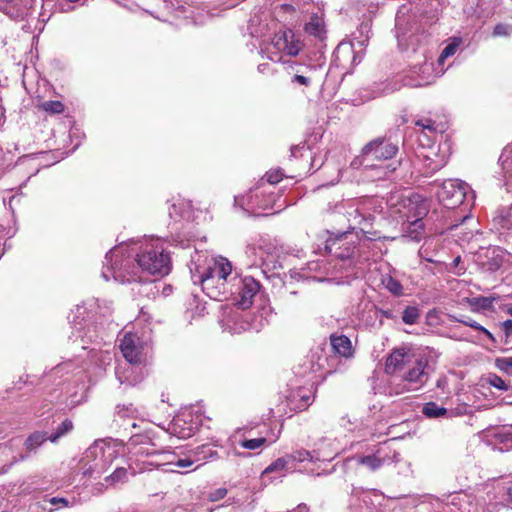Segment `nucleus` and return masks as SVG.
<instances>
[{"label": "nucleus", "mask_w": 512, "mask_h": 512, "mask_svg": "<svg viewBox=\"0 0 512 512\" xmlns=\"http://www.w3.org/2000/svg\"><path fill=\"white\" fill-rule=\"evenodd\" d=\"M121 249L115 247L106 253L102 277L108 281L110 275L120 283H144L151 285L147 275L163 277L171 271V258L159 243L146 244L133 260L130 256L118 259Z\"/></svg>", "instance_id": "f257e3e1"}, {"label": "nucleus", "mask_w": 512, "mask_h": 512, "mask_svg": "<svg viewBox=\"0 0 512 512\" xmlns=\"http://www.w3.org/2000/svg\"><path fill=\"white\" fill-rule=\"evenodd\" d=\"M191 279L211 299L223 300L234 294L232 264L224 257L209 258L195 252L189 264Z\"/></svg>", "instance_id": "f03ea898"}, {"label": "nucleus", "mask_w": 512, "mask_h": 512, "mask_svg": "<svg viewBox=\"0 0 512 512\" xmlns=\"http://www.w3.org/2000/svg\"><path fill=\"white\" fill-rule=\"evenodd\" d=\"M399 151V140L391 136L377 137L368 142L361 150V154L352 162L362 167H371L374 162H385L393 159Z\"/></svg>", "instance_id": "7ed1b4c3"}, {"label": "nucleus", "mask_w": 512, "mask_h": 512, "mask_svg": "<svg viewBox=\"0 0 512 512\" xmlns=\"http://www.w3.org/2000/svg\"><path fill=\"white\" fill-rule=\"evenodd\" d=\"M432 372L433 369L429 365L428 357L423 354H418L401 375V382L394 385L392 390L396 394L418 391L427 383Z\"/></svg>", "instance_id": "20e7f679"}, {"label": "nucleus", "mask_w": 512, "mask_h": 512, "mask_svg": "<svg viewBox=\"0 0 512 512\" xmlns=\"http://www.w3.org/2000/svg\"><path fill=\"white\" fill-rule=\"evenodd\" d=\"M138 342V337L131 333L126 334L121 340L120 349L128 364L126 367H119L116 370L120 384L133 386L137 383V379H131L130 374L133 372V366L141 362V348Z\"/></svg>", "instance_id": "39448f33"}, {"label": "nucleus", "mask_w": 512, "mask_h": 512, "mask_svg": "<svg viewBox=\"0 0 512 512\" xmlns=\"http://www.w3.org/2000/svg\"><path fill=\"white\" fill-rule=\"evenodd\" d=\"M426 19V17H422L419 22L411 24L409 20L398 16L396 18V36L399 45L405 47V49L411 48L413 51H416L417 47L426 38L424 35V26L427 24Z\"/></svg>", "instance_id": "423d86ee"}, {"label": "nucleus", "mask_w": 512, "mask_h": 512, "mask_svg": "<svg viewBox=\"0 0 512 512\" xmlns=\"http://www.w3.org/2000/svg\"><path fill=\"white\" fill-rule=\"evenodd\" d=\"M114 451L105 447L102 440H96L84 453L81 461L87 466L85 473L101 475L109 467Z\"/></svg>", "instance_id": "0eeeda50"}, {"label": "nucleus", "mask_w": 512, "mask_h": 512, "mask_svg": "<svg viewBox=\"0 0 512 512\" xmlns=\"http://www.w3.org/2000/svg\"><path fill=\"white\" fill-rule=\"evenodd\" d=\"M469 186L460 180H446L438 188L436 196L439 202L448 209H454L467 200Z\"/></svg>", "instance_id": "6e6552de"}, {"label": "nucleus", "mask_w": 512, "mask_h": 512, "mask_svg": "<svg viewBox=\"0 0 512 512\" xmlns=\"http://www.w3.org/2000/svg\"><path fill=\"white\" fill-rule=\"evenodd\" d=\"M231 284L234 290L235 305L242 310L250 308L253 304V299L260 290V283L253 277L247 276L239 278L234 276Z\"/></svg>", "instance_id": "1a4fd4ad"}, {"label": "nucleus", "mask_w": 512, "mask_h": 512, "mask_svg": "<svg viewBox=\"0 0 512 512\" xmlns=\"http://www.w3.org/2000/svg\"><path fill=\"white\" fill-rule=\"evenodd\" d=\"M511 255L500 247L487 248L478 253L477 264L483 271L496 272L510 261Z\"/></svg>", "instance_id": "9d476101"}, {"label": "nucleus", "mask_w": 512, "mask_h": 512, "mask_svg": "<svg viewBox=\"0 0 512 512\" xmlns=\"http://www.w3.org/2000/svg\"><path fill=\"white\" fill-rule=\"evenodd\" d=\"M417 356L418 354L413 353L410 349L396 348L386 359L385 372L390 375L403 374Z\"/></svg>", "instance_id": "9b49d317"}, {"label": "nucleus", "mask_w": 512, "mask_h": 512, "mask_svg": "<svg viewBox=\"0 0 512 512\" xmlns=\"http://www.w3.org/2000/svg\"><path fill=\"white\" fill-rule=\"evenodd\" d=\"M135 456L145 460L151 466L162 467L167 465H173L176 455L168 450H158L154 446H141L140 449L135 451Z\"/></svg>", "instance_id": "f8f14e48"}, {"label": "nucleus", "mask_w": 512, "mask_h": 512, "mask_svg": "<svg viewBox=\"0 0 512 512\" xmlns=\"http://www.w3.org/2000/svg\"><path fill=\"white\" fill-rule=\"evenodd\" d=\"M433 67L431 63L424 62L421 65L414 66L402 81L404 86L424 87L432 83Z\"/></svg>", "instance_id": "ddd939ff"}, {"label": "nucleus", "mask_w": 512, "mask_h": 512, "mask_svg": "<svg viewBox=\"0 0 512 512\" xmlns=\"http://www.w3.org/2000/svg\"><path fill=\"white\" fill-rule=\"evenodd\" d=\"M34 0H0V11L15 21L24 20L33 6Z\"/></svg>", "instance_id": "4468645a"}, {"label": "nucleus", "mask_w": 512, "mask_h": 512, "mask_svg": "<svg viewBox=\"0 0 512 512\" xmlns=\"http://www.w3.org/2000/svg\"><path fill=\"white\" fill-rule=\"evenodd\" d=\"M274 46L289 56H297L303 47L299 36L291 29H287L281 34L276 35Z\"/></svg>", "instance_id": "2eb2a0df"}, {"label": "nucleus", "mask_w": 512, "mask_h": 512, "mask_svg": "<svg viewBox=\"0 0 512 512\" xmlns=\"http://www.w3.org/2000/svg\"><path fill=\"white\" fill-rule=\"evenodd\" d=\"M325 251L336 258L347 259L353 254L354 248L347 242L342 234L336 238H329L325 244Z\"/></svg>", "instance_id": "dca6fc26"}, {"label": "nucleus", "mask_w": 512, "mask_h": 512, "mask_svg": "<svg viewBox=\"0 0 512 512\" xmlns=\"http://www.w3.org/2000/svg\"><path fill=\"white\" fill-rule=\"evenodd\" d=\"M188 418H192L190 414H182L177 416L170 424L171 434L180 439H188L194 435L198 426L196 423H188Z\"/></svg>", "instance_id": "f3484780"}, {"label": "nucleus", "mask_w": 512, "mask_h": 512, "mask_svg": "<svg viewBox=\"0 0 512 512\" xmlns=\"http://www.w3.org/2000/svg\"><path fill=\"white\" fill-rule=\"evenodd\" d=\"M325 64V58L323 55H318L315 58V61L312 63L309 62H301V61H291L288 62L287 68L293 74H302V75H315L318 70H321Z\"/></svg>", "instance_id": "a211bd4d"}, {"label": "nucleus", "mask_w": 512, "mask_h": 512, "mask_svg": "<svg viewBox=\"0 0 512 512\" xmlns=\"http://www.w3.org/2000/svg\"><path fill=\"white\" fill-rule=\"evenodd\" d=\"M408 208L407 219H421L428 214L429 204L426 199L416 194L408 198V204L405 205Z\"/></svg>", "instance_id": "6ab92c4d"}, {"label": "nucleus", "mask_w": 512, "mask_h": 512, "mask_svg": "<svg viewBox=\"0 0 512 512\" xmlns=\"http://www.w3.org/2000/svg\"><path fill=\"white\" fill-rule=\"evenodd\" d=\"M403 237L419 242L424 235V224L421 219H407L402 225Z\"/></svg>", "instance_id": "aec40b11"}, {"label": "nucleus", "mask_w": 512, "mask_h": 512, "mask_svg": "<svg viewBox=\"0 0 512 512\" xmlns=\"http://www.w3.org/2000/svg\"><path fill=\"white\" fill-rule=\"evenodd\" d=\"M331 346L333 351L345 358H349L353 355V348L351 340L345 335H334L330 336Z\"/></svg>", "instance_id": "412c9836"}, {"label": "nucleus", "mask_w": 512, "mask_h": 512, "mask_svg": "<svg viewBox=\"0 0 512 512\" xmlns=\"http://www.w3.org/2000/svg\"><path fill=\"white\" fill-rule=\"evenodd\" d=\"M366 177L371 180H381L387 178L396 169L392 164H384L383 162H374L371 167H363Z\"/></svg>", "instance_id": "4be33fe9"}, {"label": "nucleus", "mask_w": 512, "mask_h": 512, "mask_svg": "<svg viewBox=\"0 0 512 512\" xmlns=\"http://www.w3.org/2000/svg\"><path fill=\"white\" fill-rule=\"evenodd\" d=\"M139 410L133 404H119L115 409V419L114 422L117 423L118 426H122L123 423H119V421H125L126 419L134 420L138 417Z\"/></svg>", "instance_id": "5701e85b"}, {"label": "nucleus", "mask_w": 512, "mask_h": 512, "mask_svg": "<svg viewBox=\"0 0 512 512\" xmlns=\"http://www.w3.org/2000/svg\"><path fill=\"white\" fill-rule=\"evenodd\" d=\"M46 440H49V436L46 432L36 431L28 436L24 445L27 450V453L35 451L38 447H40ZM29 456V454L21 455L20 460H24Z\"/></svg>", "instance_id": "b1692460"}, {"label": "nucleus", "mask_w": 512, "mask_h": 512, "mask_svg": "<svg viewBox=\"0 0 512 512\" xmlns=\"http://www.w3.org/2000/svg\"><path fill=\"white\" fill-rule=\"evenodd\" d=\"M498 299V296H477L468 298L467 301L469 305L473 307V310L480 311L492 310L494 302Z\"/></svg>", "instance_id": "393cba45"}, {"label": "nucleus", "mask_w": 512, "mask_h": 512, "mask_svg": "<svg viewBox=\"0 0 512 512\" xmlns=\"http://www.w3.org/2000/svg\"><path fill=\"white\" fill-rule=\"evenodd\" d=\"M369 32L370 25L368 23H362L357 30L359 35H356V33L354 34V38L351 43L352 48L358 47L360 49H364L369 42Z\"/></svg>", "instance_id": "a878e982"}, {"label": "nucleus", "mask_w": 512, "mask_h": 512, "mask_svg": "<svg viewBox=\"0 0 512 512\" xmlns=\"http://www.w3.org/2000/svg\"><path fill=\"white\" fill-rule=\"evenodd\" d=\"M422 414L427 418H440L448 414V410L435 402L425 403L422 407Z\"/></svg>", "instance_id": "bb28decb"}, {"label": "nucleus", "mask_w": 512, "mask_h": 512, "mask_svg": "<svg viewBox=\"0 0 512 512\" xmlns=\"http://www.w3.org/2000/svg\"><path fill=\"white\" fill-rule=\"evenodd\" d=\"M494 222L503 229L512 230V205L499 210Z\"/></svg>", "instance_id": "cd10ccee"}, {"label": "nucleus", "mask_w": 512, "mask_h": 512, "mask_svg": "<svg viewBox=\"0 0 512 512\" xmlns=\"http://www.w3.org/2000/svg\"><path fill=\"white\" fill-rule=\"evenodd\" d=\"M359 464L366 466L370 471H376L384 465L385 458L378 454L367 455L359 458Z\"/></svg>", "instance_id": "c85d7f7f"}, {"label": "nucleus", "mask_w": 512, "mask_h": 512, "mask_svg": "<svg viewBox=\"0 0 512 512\" xmlns=\"http://www.w3.org/2000/svg\"><path fill=\"white\" fill-rule=\"evenodd\" d=\"M312 403V396L310 394H303L298 392L293 395V399L291 400V409L302 411L305 410Z\"/></svg>", "instance_id": "c756f323"}, {"label": "nucleus", "mask_w": 512, "mask_h": 512, "mask_svg": "<svg viewBox=\"0 0 512 512\" xmlns=\"http://www.w3.org/2000/svg\"><path fill=\"white\" fill-rule=\"evenodd\" d=\"M456 321H458L459 323H462L464 324L465 326H468V327H471L477 331H480L482 332L483 334H485L493 343L496 342L495 340V337L493 336V334L487 330L485 327H483L482 325H480L478 322L474 321L473 319H471L470 317H466V316H461L460 318H456Z\"/></svg>", "instance_id": "7c9ffc66"}, {"label": "nucleus", "mask_w": 512, "mask_h": 512, "mask_svg": "<svg viewBox=\"0 0 512 512\" xmlns=\"http://www.w3.org/2000/svg\"><path fill=\"white\" fill-rule=\"evenodd\" d=\"M128 445L131 448V452L135 455V451L140 449L141 446H154L155 444L151 442L148 436L136 434L130 437Z\"/></svg>", "instance_id": "2f4dec72"}, {"label": "nucleus", "mask_w": 512, "mask_h": 512, "mask_svg": "<svg viewBox=\"0 0 512 512\" xmlns=\"http://www.w3.org/2000/svg\"><path fill=\"white\" fill-rule=\"evenodd\" d=\"M193 453L196 461H207L208 459L218 458V452L212 450L208 445L198 446Z\"/></svg>", "instance_id": "473e14b6"}, {"label": "nucleus", "mask_w": 512, "mask_h": 512, "mask_svg": "<svg viewBox=\"0 0 512 512\" xmlns=\"http://www.w3.org/2000/svg\"><path fill=\"white\" fill-rule=\"evenodd\" d=\"M73 429V423L70 419H65L56 429L55 433L49 435V440L55 443Z\"/></svg>", "instance_id": "72a5a7b5"}, {"label": "nucleus", "mask_w": 512, "mask_h": 512, "mask_svg": "<svg viewBox=\"0 0 512 512\" xmlns=\"http://www.w3.org/2000/svg\"><path fill=\"white\" fill-rule=\"evenodd\" d=\"M305 31L309 35L320 38L324 32L321 20L317 17L311 18V20L305 25Z\"/></svg>", "instance_id": "f704fd0d"}, {"label": "nucleus", "mask_w": 512, "mask_h": 512, "mask_svg": "<svg viewBox=\"0 0 512 512\" xmlns=\"http://www.w3.org/2000/svg\"><path fill=\"white\" fill-rule=\"evenodd\" d=\"M419 317V309L415 306H408L403 311L402 321L407 325H413L417 323Z\"/></svg>", "instance_id": "c9c22d12"}, {"label": "nucleus", "mask_w": 512, "mask_h": 512, "mask_svg": "<svg viewBox=\"0 0 512 512\" xmlns=\"http://www.w3.org/2000/svg\"><path fill=\"white\" fill-rule=\"evenodd\" d=\"M288 463L289 459L287 458V456L278 458L274 462H272L268 467H266L262 474L265 475L273 472L284 471L286 470Z\"/></svg>", "instance_id": "e433bc0d"}, {"label": "nucleus", "mask_w": 512, "mask_h": 512, "mask_svg": "<svg viewBox=\"0 0 512 512\" xmlns=\"http://www.w3.org/2000/svg\"><path fill=\"white\" fill-rule=\"evenodd\" d=\"M386 289L396 296H400L403 293V287L401 283L392 277H388L383 281Z\"/></svg>", "instance_id": "4c0bfd02"}, {"label": "nucleus", "mask_w": 512, "mask_h": 512, "mask_svg": "<svg viewBox=\"0 0 512 512\" xmlns=\"http://www.w3.org/2000/svg\"><path fill=\"white\" fill-rule=\"evenodd\" d=\"M266 438L260 437L255 439H244L239 442L240 446L244 449L255 450L260 448L266 443Z\"/></svg>", "instance_id": "58836bf2"}, {"label": "nucleus", "mask_w": 512, "mask_h": 512, "mask_svg": "<svg viewBox=\"0 0 512 512\" xmlns=\"http://www.w3.org/2000/svg\"><path fill=\"white\" fill-rule=\"evenodd\" d=\"M287 458L289 461H297V462H304L306 460H313V457L311 453L305 449H300L293 451L291 454L287 455Z\"/></svg>", "instance_id": "ea45409f"}, {"label": "nucleus", "mask_w": 512, "mask_h": 512, "mask_svg": "<svg viewBox=\"0 0 512 512\" xmlns=\"http://www.w3.org/2000/svg\"><path fill=\"white\" fill-rule=\"evenodd\" d=\"M512 34V23H499L494 27V37H508Z\"/></svg>", "instance_id": "a19ab883"}, {"label": "nucleus", "mask_w": 512, "mask_h": 512, "mask_svg": "<svg viewBox=\"0 0 512 512\" xmlns=\"http://www.w3.org/2000/svg\"><path fill=\"white\" fill-rule=\"evenodd\" d=\"M495 365L500 371L512 375V357L497 358Z\"/></svg>", "instance_id": "79ce46f5"}, {"label": "nucleus", "mask_w": 512, "mask_h": 512, "mask_svg": "<svg viewBox=\"0 0 512 512\" xmlns=\"http://www.w3.org/2000/svg\"><path fill=\"white\" fill-rule=\"evenodd\" d=\"M42 108L52 114H60L64 111V105L60 101H46L42 104Z\"/></svg>", "instance_id": "37998d69"}, {"label": "nucleus", "mask_w": 512, "mask_h": 512, "mask_svg": "<svg viewBox=\"0 0 512 512\" xmlns=\"http://www.w3.org/2000/svg\"><path fill=\"white\" fill-rule=\"evenodd\" d=\"M458 46H459L458 42L449 43L442 50V52H441V54H440V56L438 58V62L440 64H442L446 58L453 56L456 53Z\"/></svg>", "instance_id": "c03bdc74"}, {"label": "nucleus", "mask_w": 512, "mask_h": 512, "mask_svg": "<svg viewBox=\"0 0 512 512\" xmlns=\"http://www.w3.org/2000/svg\"><path fill=\"white\" fill-rule=\"evenodd\" d=\"M488 383L493 386L494 388H497L498 390H501V391H507L508 390V385L505 383V381L498 375L496 374H490L488 376Z\"/></svg>", "instance_id": "a18cd8bd"}, {"label": "nucleus", "mask_w": 512, "mask_h": 512, "mask_svg": "<svg viewBox=\"0 0 512 512\" xmlns=\"http://www.w3.org/2000/svg\"><path fill=\"white\" fill-rule=\"evenodd\" d=\"M313 78H314V75L293 74V76L291 78V83L309 87L312 83Z\"/></svg>", "instance_id": "49530a36"}, {"label": "nucleus", "mask_w": 512, "mask_h": 512, "mask_svg": "<svg viewBox=\"0 0 512 512\" xmlns=\"http://www.w3.org/2000/svg\"><path fill=\"white\" fill-rule=\"evenodd\" d=\"M127 477V469L123 467H118L115 471L106 478L107 481L111 480L113 483L122 482Z\"/></svg>", "instance_id": "de8ad7c7"}, {"label": "nucleus", "mask_w": 512, "mask_h": 512, "mask_svg": "<svg viewBox=\"0 0 512 512\" xmlns=\"http://www.w3.org/2000/svg\"><path fill=\"white\" fill-rule=\"evenodd\" d=\"M497 438L507 449L512 448V428L498 433Z\"/></svg>", "instance_id": "09e8293b"}, {"label": "nucleus", "mask_w": 512, "mask_h": 512, "mask_svg": "<svg viewBox=\"0 0 512 512\" xmlns=\"http://www.w3.org/2000/svg\"><path fill=\"white\" fill-rule=\"evenodd\" d=\"M416 126L422 127L423 129H426L430 132H435V121H433L430 118H422L415 122Z\"/></svg>", "instance_id": "8fccbe9b"}, {"label": "nucleus", "mask_w": 512, "mask_h": 512, "mask_svg": "<svg viewBox=\"0 0 512 512\" xmlns=\"http://www.w3.org/2000/svg\"><path fill=\"white\" fill-rule=\"evenodd\" d=\"M461 262H462V260H461L460 256L455 257L453 259L451 267L448 270L457 275H462L466 271V268L464 266H460Z\"/></svg>", "instance_id": "3c124183"}, {"label": "nucleus", "mask_w": 512, "mask_h": 512, "mask_svg": "<svg viewBox=\"0 0 512 512\" xmlns=\"http://www.w3.org/2000/svg\"><path fill=\"white\" fill-rule=\"evenodd\" d=\"M283 177V173L281 170H271L266 173L267 182L270 184H277Z\"/></svg>", "instance_id": "603ef678"}, {"label": "nucleus", "mask_w": 512, "mask_h": 512, "mask_svg": "<svg viewBox=\"0 0 512 512\" xmlns=\"http://www.w3.org/2000/svg\"><path fill=\"white\" fill-rule=\"evenodd\" d=\"M72 366L73 364L71 362H65L54 367L53 372L56 375H62L63 373H68L71 370Z\"/></svg>", "instance_id": "864d4df0"}, {"label": "nucleus", "mask_w": 512, "mask_h": 512, "mask_svg": "<svg viewBox=\"0 0 512 512\" xmlns=\"http://www.w3.org/2000/svg\"><path fill=\"white\" fill-rule=\"evenodd\" d=\"M354 213H355V218H357V217H358V218L360 219L358 223H359V224H362V223H363V225H364V226H363V227H361L360 229H361L362 231H364L365 227H366L367 225H369V224H370V221H371V219H372V218H371V215H369L368 217H366V216H364V215L360 214L358 210H354Z\"/></svg>", "instance_id": "5fc2aeb1"}, {"label": "nucleus", "mask_w": 512, "mask_h": 512, "mask_svg": "<svg viewBox=\"0 0 512 512\" xmlns=\"http://www.w3.org/2000/svg\"><path fill=\"white\" fill-rule=\"evenodd\" d=\"M227 494V490L225 488H219L215 492L210 494L211 501H217L224 498Z\"/></svg>", "instance_id": "6e6d98bb"}, {"label": "nucleus", "mask_w": 512, "mask_h": 512, "mask_svg": "<svg viewBox=\"0 0 512 512\" xmlns=\"http://www.w3.org/2000/svg\"><path fill=\"white\" fill-rule=\"evenodd\" d=\"M503 169L509 179H512V155L511 158H506L503 161Z\"/></svg>", "instance_id": "4d7b16f0"}, {"label": "nucleus", "mask_w": 512, "mask_h": 512, "mask_svg": "<svg viewBox=\"0 0 512 512\" xmlns=\"http://www.w3.org/2000/svg\"><path fill=\"white\" fill-rule=\"evenodd\" d=\"M194 461L190 460V459H175L174 460V464L176 467L178 468H187V467H190L192 466Z\"/></svg>", "instance_id": "13d9d810"}, {"label": "nucleus", "mask_w": 512, "mask_h": 512, "mask_svg": "<svg viewBox=\"0 0 512 512\" xmlns=\"http://www.w3.org/2000/svg\"><path fill=\"white\" fill-rule=\"evenodd\" d=\"M49 502L52 505L61 504L64 507H67L69 505L68 499L63 498V497H52V498L49 499Z\"/></svg>", "instance_id": "bf43d9fd"}, {"label": "nucleus", "mask_w": 512, "mask_h": 512, "mask_svg": "<svg viewBox=\"0 0 512 512\" xmlns=\"http://www.w3.org/2000/svg\"><path fill=\"white\" fill-rule=\"evenodd\" d=\"M502 327L506 337L512 336V320H506L502 323Z\"/></svg>", "instance_id": "052dcab7"}, {"label": "nucleus", "mask_w": 512, "mask_h": 512, "mask_svg": "<svg viewBox=\"0 0 512 512\" xmlns=\"http://www.w3.org/2000/svg\"><path fill=\"white\" fill-rule=\"evenodd\" d=\"M179 215H180V208H178V206L176 204H172L171 207L169 208V216L171 218H174Z\"/></svg>", "instance_id": "680f3d73"}, {"label": "nucleus", "mask_w": 512, "mask_h": 512, "mask_svg": "<svg viewBox=\"0 0 512 512\" xmlns=\"http://www.w3.org/2000/svg\"><path fill=\"white\" fill-rule=\"evenodd\" d=\"M257 69L260 73L264 74L270 71V65L269 63H261L258 65Z\"/></svg>", "instance_id": "e2e57ef3"}, {"label": "nucleus", "mask_w": 512, "mask_h": 512, "mask_svg": "<svg viewBox=\"0 0 512 512\" xmlns=\"http://www.w3.org/2000/svg\"><path fill=\"white\" fill-rule=\"evenodd\" d=\"M245 199H246L245 196H236L234 199L235 205H237L241 208H244Z\"/></svg>", "instance_id": "0e129e2a"}, {"label": "nucleus", "mask_w": 512, "mask_h": 512, "mask_svg": "<svg viewBox=\"0 0 512 512\" xmlns=\"http://www.w3.org/2000/svg\"><path fill=\"white\" fill-rule=\"evenodd\" d=\"M380 314L387 318V319H394L395 318V315L393 314V312L391 310H383L381 309L380 311Z\"/></svg>", "instance_id": "69168bd1"}, {"label": "nucleus", "mask_w": 512, "mask_h": 512, "mask_svg": "<svg viewBox=\"0 0 512 512\" xmlns=\"http://www.w3.org/2000/svg\"><path fill=\"white\" fill-rule=\"evenodd\" d=\"M292 512H309V507L306 504L301 503Z\"/></svg>", "instance_id": "338daca9"}, {"label": "nucleus", "mask_w": 512, "mask_h": 512, "mask_svg": "<svg viewBox=\"0 0 512 512\" xmlns=\"http://www.w3.org/2000/svg\"><path fill=\"white\" fill-rule=\"evenodd\" d=\"M508 496L510 500L512 501V485L508 488Z\"/></svg>", "instance_id": "774afa93"}]
</instances>
